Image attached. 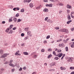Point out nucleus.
<instances>
[{"mask_svg": "<svg viewBox=\"0 0 74 74\" xmlns=\"http://www.w3.org/2000/svg\"><path fill=\"white\" fill-rule=\"evenodd\" d=\"M67 61L69 62H71L72 61V59H71V58H69L67 59Z\"/></svg>", "mask_w": 74, "mask_h": 74, "instance_id": "8", "label": "nucleus"}, {"mask_svg": "<svg viewBox=\"0 0 74 74\" xmlns=\"http://www.w3.org/2000/svg\"><path fill=\"white\" fill-rule=\"evenodd\" d=\"M54 59H55V60H58L59 59V58L58 57H56L54 58Z\"/></svg>", "mask_w": 74, "mask_h": 74, "instance_id": "28", "label": "nucleus"}, {"mask_svg": "<svg viewBox=\"0 0 74 74\" xmlns=\"http://www.w3.org/2000/svg\"><path fill=\"white\" fill-rule=\"evenodd\" d=\"M24 11H25V9H22L21 10V12H24Z\"/></svg>", "mask_w": 74, "mask_h": 74, "instance_id": "23", "label": "nucleus"}, {"mask_svg": "<svg viewBox=\"0 0 74 74\" xmlns=\"http://www.w3.org/2000/svg\"><path fill=\"white\" fill-rule=\"evenodd\" d=\"M5 32L8 34H12L13 33V31L12 30H10V29L9 28L6 29Z\"/></svg>", "mask_w": 74, "mask_h": 74, "instance_id": "1", "label": "nucleus"}, {"mask_svg": "<svg viewBox=\"0 0 74 74\" xmlns=\"http://www.w3.org/2000/svg\"><path fill=\"white\" fill-rule=\"evenodd\" d=\"M48 51H49V52H51V51H52V49L50 48L48 49Z\"/></svg>", "mask_w": 74, "mask_h": 74, "instance_id": "30", "label": "nucleus"}, {"mask_svg": "<svg viewBox=\"0 0 74 74\" xmlns=\"http://www.w3.org/2000/svg\"><path fill=\"white\" fill-rule=\"evenodd\" d=\"M66 11L68 14H69V13H70V11L69 10H67Z\"/></svg>", "mask_w": 74, "mask_h": 74, "instance_id": "37", "label": "nucleus"}, {"mask_svg": "<svg viewBox=\"0 0 74 74\" xmlns=\"http://www.w3.org/2000/svg\"><path fill=\"white\" fill-rule=\"evenodd\" d=\"M47 42V41L46 40H45L44 41L43 43H44V44H46Z\"/></svg>", "mask_w": 74, "mask_h": 74, "instance_id": "51", "label": "nucleus"}, {"mask_svg": "<svg viewBox=\"0 0 74 74\" xmlns=\"http://www.w3.org/2000/svg\"><path fill=\"white\" fill-rule=\"evenodd\" d=\"M66 7L67 8H68L69 9H71L72 8V7H71V6L69 4H67V5Z\"/></svg>", "mask_w": 74, "mask_h": 74, "instance_id": "5", "label": "nucleus"}, {"mask_svg": "<svg viewBox=\"0 0 74 74\" xmlns=\"http://www.w3.org/2000/svg\"><path fill=\"white\" fill-rule=\"evenodd\" d=\"M16 17H18V16H19V13H17L16 14L15 16Z\"/></svg>", "mask_w": 74, "mask_h": 74, "instance_id": "48", "label": "nucleus"}, {"mask_svg": "<svg viewBox=\"0 0 74 74\" xmlns=\"http://www.w3.org/2000/svg\"><path fill=\"white\" fill-rule=\"evenodd\" d=\"M48 19V17H46V18H45V21H47V19Z\"/></svg>", "mask_w": 74, "mask_h": 74, "instance_id": "45", "label": "nucleus"}, {"mask_svg": "<svg viewBox=\"0 0 74 74\" xmlns=\"http://www.w3.org/2000/svg\"><path fill=\"white\" fill-rule=\"evenodd\" d=\"M71 22H72V20H69L66 23L67 24H69V23H71Z\"/></svg>", "mask_w": 74, "mask_h": 74, "instance_id": "20", "label": "nucleus"}, {"mask_svg": "<svg viewBox=\"0 0 74 74\" xmlns=\"http://www.w3.org/2000/svg\"><path fill=\"white\" fill-rule=\"evenodd\" d=\"M53 53L54 55H55V56H56V55H57L56 54V52H55V51H53Z\"/></svg>", "mask_w": 74, "mask_h": 74, "instance_id": "29", "label": "nucleus"}, {"mask_svg": "<svg viewBox=\"0 0 74 74\" xmlns=\"http://www.w3.org/2000/svg\"><path fill=\"white\" fill-rule=\"evenodd\" d=\"M55 29L56 30H59V27H55Z\"/></svg>", "mask_w": 74, "mask_h": 74, "instance_id": "33", "label": "nucleus"}, {"mask_svg": "<svg viewBox=\"0 0 74 74\" xmlns=\"http://www.w3.org/2000/svg\"><path fill=\"white\" fill-rule=\"evenodd\" d=\"M13 62V60H10V62L9 63H12Z\"/></svg>", "mask_w": 74, "mask_h": 74, "instance_id": "56", "label": "nucleus"}, {"mask_svg": "<svg viewBox=\"0 0 74 74\" xmlns=\"http://www.w3.org/2000/svg\"><path fill=\"white\" fill-rule=\"evenodd\" d=\"M19 71H22V67H20V69H19Z\"/></svg>", "mask_w": 74, "mask_h": 74, "instance_id": "54", "label": "nucleus"}, {"mask_svg": "<svg viewBox=\"0 0 74 74\" xmlns=\"http://www.w3.org/2000/svg\"><path fill=\"white\" fill-rule=\"evenodd\" d=\"M15 69H12V72L13 73V72H14V71H15Z\"/></svg>", "mask_w": 74, "mask_h": 74, "instance_id": "42", "label": "nucleus"}, {"mask_svg": "<svg viewBox=\"0 0 74 74\" xmlns=\"http://www.w3.org/2000/svg\"><path fill=\"white\" fill-rule=\"evenodd\" d=\"M9 55V54L8 53H5L1 56V58H5V57H7V55Z\"/></svg>", "mask_w": 74, "mask_h": 74, "instance_id": "3", "label": "nucleus"}, {"mask_svg": "<svg viewBox=\"0 0 74 74\" xmlns=\"http://www.w3.org/2000/svg\"><path fill=\"white\" fill-rule=\"evenodd\" d=\"M28 38V37H26L24 38V39H26V40H27V39Z\"/></svg>", "mask_w": 74, "mask_h": 74, "instance_id": "62", "label": "nucleus"}, {"mask_svg": "<svg viewBox=\"0 0 74 74\" xmlns=\"http://www.w3.org/2000/svg\"><path fill=\"white\" fill-rule=\"evenodd\" d=\"M2 23L3 24H5V21H3L2 22Z\"/></svg>", "mask_w": 74, "mask_h": 74, "instance_id": "55", "label": "nucleus"}, {"mask_svg": "<svg viewBox=\"0 0 74 74\" xmlns=\"http://www.w3.org/2000/svg\"><path fill=\"white\" fill-rule=\"evenodd\" d=\"M61 32H66V33H69V31L66 29H61Z\"/></svg>", "mask_w": 74, "mask_h": 74, "instance_id": "2", "label": "nucleus"}, {"mask_svg": "<svg viewBox=\"0 0 74 74\" xmlns=\"http://www.w3.org/2000/svg\"><path fill=\"white\" fill-rule=\"evenodd\" d=\"M63 42H64V43H66V40H65V39H64V40H63Z\"/></svg>", "mask_w": 74, "mask_h": 74, "instance_id": "57", "label": "nucleus"}, {"mask_svg": "<svg viewBox=\"0 0 74 74\" xmlns=\"http://www.w3.org/2000/svg\"><path fill=\"white\" fill-rule=\"evenodd\" d=\"M59 47H61V48H63L64 47V44H60L59 45Z\"/></svg>", "mask_w": 74, "mask_h": 74, "instance_id": "6", "label": "nucleus"}, {"mask_svg": "<svg viewBox=\"0 0 74 74\" xmlns=\"http://www.w3.org/2000/svg\"><path fill=\"white\" fill-rule=\"evenodd\" d=\"M27 33L28 35H29V34H31V32L29 31H27Z\"/></svg>", "mask_w": 74, "mask_h": 74, "instance_id": "22", "label": "nucleus"}, {"mask_svg": "<svg viewBox=\"0 0 74 74\" xmlns=\"http://www.w3.org/2000/svg\"><path fill=\"white\" fill-rule=\"evenodd\" d=\"M47 22H49V23H51V21L50 19H49L47 21Z\"/></svg>", "mask_w": 74, "mask_h": 74, "instance_id": "35", "label": "nucleus"}, {"mask_svg": "<svg viewBox=\"0 0 74 74\" xmlns=\"http://www.w3.org/2000/svg\"><path fill=\"white\" fill-rule=\"evenodd\" d=\"M62 55H63V53H58L57 55H56V56H58L59 58H61L62 56Z\"/></svg>", "mask_w": 74, "mask_h": 74, "instance_id": "4", "label": "nucleus"}, {"mask_svg": "<svg viewBox=\"0 0 74 74\" xmlns=\"http://www.w3.org/2000/svg\"><path fill=\"white\" fill-rule=\"evenodd\" d=\"M65 55H65V54H64L63 55L62 57L61 58V60H63V58H64V56H65Z\"/></svg>", "mask_w": 74, "mask_h": 74, "instance_id": "19", "label": "nucleus"}, {"mask_svg": "<svg viewBox=\"0 0 74 74\" xmlns=\"http://www.w3.org/2000/svg\"><path fill=\"white\" fill-rule=\"evenodd\" d=\"M9 63V62L8 61H6L4 63V64H7V63Z\"/></svg>", "mask_w": 74, "mask_h": 74, "instance_id": "43", "label": "nucleus"}, {"mask_svg": "<svg viewBox=\"0 0 74 74\" xmlns=\"http://www.w3.org/2000/svg\"><path fill=\"white\" fill-rule=\"evenodd\" d=\"M67 18L68 20H71V17L70 15L69 14L68 15H67Z\"/></svg>", "mask_w": 74, "mask_h": 74, "instance_id": "10", "label": "nucleus"}, {"mask_svg": "<svg viewBox=\"0 0 74 74\" xmlns=\"http://www.w3.org/2000/svg\"><path fill=\"white\" fill-rule=\"evenodd\" d=\"M62 41V39H60L57 40V42H60Z\"/></svg>", "mask_w": 74, "mask_h": 74, "instance_id": "34", "label": "nucleus"}, {"mask_svg": "<svg viewBox=\"0 0 74 74\" xmlns=\"http://www.w3.org/2000/svg\"><path fill=\"white\" fill-rule=\"evenodd\" d=\"M43 1L44 2H48V0H44Z\"/></svg>", "mask_w": 74, "mask_h": 74, "instance_id": "61", "label": "nucleus"}, {"mask_svg": "<svg viewBox=\"0 0 74 74\" xmlns=\"http://www.w3.org/2000/svg\"><path fill=\"white\" fill-rule=\"evenodd\" d=\"M9 66H12V67H15V65L13 64H12L10 63L9 64Z\"/></svg>", "mask_w": 74, "mask_h": 74, "instance_id": "14", "label": "nucleus"}, {"mask_svg": "<svg viewBox=\"0 0 74 74\" xmlns=\"http://www.w3.org/2000/svg\"><path fill=\"white\" fill-rule=\"evenodd\" d=\"M13 26H14V25H10L9 27V29H12Z\"/></svg>", "mask_w": 74, "mask_h": 74, "instance_id": "24", "label": "nucleus"}, {"mask_svg": "<svg viewBox=\"0 0 74 74\" xmlns=\"http://www.w3.org/2000/svg\"><path fill=\"white\" fill-rule=\"evenodd\" d=\"M60 52H62V50H61L58 49L57 51V52L58 53Z\"/></svg>", "mask_w": 74, "mask_h": 74, "instance_id": "41", "label": "nucleus"}, {"mask_svg": "<svg viewBox=\"0 0 74 74\" xmlns=\"http://www.w3.org/2000/svg\"><path fill=\"white\" fill-rule=\"evenodd\" d=\"M46 7H52V4H46Z\"/></svg>", "mask_w": 74, "mask_h": 74, "instance_id": "7", "label": "nucleus"}, {"mask_svg": "<svg viewBox=\"0 0 74 74\" xmlns=\"http://www.w3.org/2000/svg\"><path fill=\"white\" fill-rule=\"evenodd\" d=\"M25 31H26V32H27V31H29V28L27 27L25 28L24 29Z\"/></svg>", "mask_w": 74, "mask_h": 74, "instance_id": "18", "label": "nucleus"}, {"mask_svg": "<svg viewBox=\"0 0 74 74\" xmlns=\"http://www.w3.org/2000/svg\"><path fill=\"white\" fill-rule=\"evenodd\" d=\"M25 55H29V53L26 52H24L23 53Z\"/></svg>", "mask_w": 74, "mask_h": 74, "instance_id": "15", "label": "nucleus"}, {"mask_svg": "<svg viewBox=\"0 0 74 74\" xmlns=\"http://www.w3.org/2000/svg\"><path fill=\"white\" fill-rule=\"evenodd\" d=\"M21 37H23V36H24V34L23 33H22L21 34Z\"/></svg>", "mask_w": 74, "mask_h": 74, "instance_id": "58", "label": "nucleus"}, {"mask_svg": "<svg viewBox=\"0 0 74 74\" xmlns=\"http://www.w3.org/2000/svg\"><path fill=\"white\" fill-rule=\"evenodd\" d=\"M40 6H40L36 7V10H40V8H41Z\"/></svg>", "mask_w": 74, "mask_h": 74, "instance_id": "21", "label": "nucleus"}, {"mask_svg": "<svg viewBox=\"0 0 74 74\" xmlns=\"http://www.w3.org/2000/svg\"><path fill=\"white\" fill-rule=\"evenodd\" d=\"M23 69L24 70H26V67L25 66H24L23 68Z\"/></svg>", "mask_w": 74, "mask_h": 74, "instance_id": "44", "label": "nucleus"}, {"mask_svg": "<svg viewBox=\"0 0 74 74\" xmlns=\"http://www.w3.org/2000/svg\"><path fill=\"white\" fill-rule=\"evenodd\" d=\"M43 11H44V12H48V9L47 8H45L44 9Z\"/></svg>", "mask_w": 74, "mask_h": 74, "instance_id": "11", "label": "nucleus"}, {"mask_svg": "<svg viewBox=\"0 0 74 74\" xmlns=\"http://www.w3.org/2000/svg\"><path fill=\"white\" fill-rule=\"evenodd\" d=\"M71 31H73L74 30V27L71 28Z\"/></svg>", "mask_w": 74, "mask_h": 74, "instance_id": "59", "label": "nucleus"}, {"mask_svg": "<svg viewBox=\"0 0 74 74\" xmlns=\"http://www.w3.org/2000/svg\"><path fill=\"white\" fill-rule=\"evenodd\" d=\"M65 50L66 51V52H67L68 51H69L68 47H65Z\"/></svg>", "mask_w": 74, "mask_h": 74, "instance_id": "27", "label": "nucleus"}, {"mask_svg": "<svg viewBox=\"0 0 74 74\" xmlns=\"http://www.w3.org/2000/svg\"><path fill=\"white\" fill-rule=\"evenodd\" d=\"M51 57H52V55L51 54H50L47 57V58H48V59H49V58H51Z\"/></svg>", "mask_w": 74, "mask_h": 74, "instance_id": "25", "label": "nucleus"}, {"mask_svg": "<svg viewBox=\"0 0 74 74\" xmlns=\"http://www.w3.org/2000/svg\"><path fill=\"white\" fill-rule=\"evenodd\" d=\"M63 11L62 10H60L59 11V14H62V12Z\"/></svg>", "mask_w": 74, "mask_h": 74, "instance_id": "53", "label": "nucleus"}, {"mask_svg": "<svg viewBox=\"0 0 74 74\" xmlns=\"http://www.w3.org/2000/svg\"><path fill=\"white\" fill-rule=\"evenodd\" d=\"M38 56V55L36 54V55H34V56H33V58H34L35 59H36V58H37V57Z\"/></svg>", "mask_w": 74, "mask_h": 74, "instance_id": "16", "label": "nucleus"}, {"mask_svg": "<svg viewBox=\"0 0 74 74\" xmlns=\"http://www.w3.org/2000/svg\"><path fill=\"white\" fill-rule=\"evenodd\" d=\"M70 69H71V70H74V67H71L70 68Z\"/></svg>", "mask_w": 74, "mask_h": 74, "instance_id": "38", "label": "nucleus"}, {"mask_svg": "<svg viewBox=\"0 0 74 74\" xmlns=\"http://www.w3.org/2000/svg\"><path fill=\"white\" fill-rule=\"evenodd\" d=\"M41 52H45V49H42L41 50Z\"/></svg>", "mask_w": 74, "mask_h": 74, "instance_id": "31", "label": "nucleus"}, {"mask_svg": "<svg viewBox=\"0 0 74 74\" xmlns=\"http://www.w3.org/2000/svg\"><path fill=\"white\" fill-rule=\"evenodd\" d=\"M13 20L15 22H16V20H17V19L16 18H14L13 19Z\"/></svg>", "mask_w": 74, "mask_h": 74, "instance_id": "36", "label": "nucleus"}, {"mask_svg": "<svg viewBox=\"0 0 74 74\" xmlns=\"http://www.w3.org/2000/svg\"><path fill=\"white\" fill-rule=\"evenodd\" d=\"M32 74H36V72H33Z\"/></svg>", "mask_w": 74, "mask_h": 74, "instance_id": "63", "label": "nucleus"}, {"mask_svg": "<svg viewBox=\"0 0 74 74\" xmlns=\"http://www.w3.org/2000/svg\"><path fill=\"white\" fill-rule=\"evenodd\" d=\"M3 51L2 50H0V53L1 54H2L3 53Z\"/></svg>", "mask_w": 74, "mask_h": 74, "instance_id": "39", "label": "nucleus"}, {"mask_svg": "<svg viewBox=\"0 0 74 74\" xmlns=\"http://www.w3.org/2000/svg\"><path fill=\"white\" fill-rule=\"evenodd\" d=\"M50 38V35H48L47 36L46 38L47 39H48V38Z\"/></svg>", "mask_w": 74, "mask_h": 74, "instance_id": "40", "label": "nucleus"}, {"mask_svg": "<svg viewBox=\"0 0 74 74\" xmlns=\"http://www.w3.org/2000/svg\"><path fill=\"white\" fill-rule=\"evenodd\" d=\"M27 0H24V3H27Z\"/></svg>", "mask_w": 74, "mask_h": 74, "instance_id": "47", "label": "nucleus"}, {"mask_svg": "<svg viewBox=\"0 0 74 74\" xmlns=\"http://www.w3.org/2000/svg\"><path fill=\"white\" fill-rule=\"evenodd\" d=\"M59 5L63 6V4L62 3H60L59 2L58 3Z\"/></svg>", "mask_w": 74, "mask_h": 74, "instance_id": "32", "label": "nucleus"}, {"mask_svg": "<svg viewBox=\"0 0 74 74\" xmlns=\"http://www.w3.org/2000/svg\"><path fill=\"white\" fill-rule=\"evenodd\" d=\"M60 69L61 70H65L66 69V67H64L62 66H61L60 67Z\"/></svg>", "mask_w": 74, "mask_h": 74, "instance_id": "9", "label": "nucleus"}, {"mask_svg": "<svg viewBox=\"0 0 74 74\" xmlns=\"http://www.w3.org/2000/svg\"><path fill=\"white\" fill-rule=\"evenodd\" d=\"M16 27H15L13 28L12 29V30H16Z\"/></svg>", "mask_w": 74, "mask_h": 74, "instance_id": "46", "label": "nucleus"}, {"mask_svg": "<svg viewBox=\"0 0 74 74\" xmlns=\"http://www.w3.org/2000/svg\"><path fill=\"white\" fill-rule=\"evenodd\" d=\"M49 71H55V69H49Z\"/></svg>", "mask_w": 74, "mask_h": 74, "instance_id": "26", "label": "nucleus"}, {"mask_svg": "<svg viewBox=\"0 0 74 74\" xmlns=\"http://www.w3.org/2000/svg\"><path fill=\"white\" fill-rule=\"evenodd\" d=\"M15 55L16 56H18V55H19V51H17L15 54Z\"/></svg>", "mask_w": 74, "mask_h": 74, "instance_id": "12", "label": "nucleus"}, {"mask_svg": "<svg viewBox=\"0 0 74 74\" xmlns=\"http://www.w3.org/2000/svg\"><path fill=\"white\" fill-rule=\"evenodd\" d=\"M25 44L24 43H23L22 44H21V46L22 47H23V46H25Z\"/></svg>", "mask_w": 74, "mask_h": 74, "instance_id": "60", "label": "nucleus"}, {"mask_svg": "<svg viewBox=\"0 0 74 74\" xmlns=\"http://www.w3.org/2000/svg\"><path fill=\"white\" fill-rule=\"evenodd\" d=\"M71 74H74V71L72 72L71 73Z\"/></svg>", "mask_w": 74, "mask_h": 74, "instance_id": "64", "label": "nucleus"}, {"mask_svg": "<svg viewBox=\"0 0 74 74\" xmlns=\"http://www.w3.org/2000/svg\"><path fill=\"white\" fill-rule=\"evenodd\" d=\"M12 20L11 19H9V22H12Z\"/></svg>", "mask_w": 74, "mask_h": 74, "instance_id": "50", "label": "nucleus"}, {"mask_svg": "<svg viewBox=\"0 0 74 74\" xmlns=\"http://www.w3.org/2000/svg\"><path fill=\"white\" fill-rule=\"evenodd\" d=\"M74 14V11H72L71 12V15H72L73 14Z\"/></svg>", "mask_w": 74, "mask_h": 74, "instance_id": "52", "label": "nucleus"}, {"mask_svg": "<svg viewBox=\"0 0 74 74\" xmlns=\"http://www.w3.org/2000/svg\"><path fill=\"white\" fill-rule=\"evenodd\" d=\"M29 6L30 7L32 8L33 7V4L32 3H30Z\"/></svg>", "mask_w": 74, "mask_h": 74, "instance_id": "17", "label": "nucleus"}, {"mask_svg": "<svg viewBox=\"0 0 74 74\" xmlns=\"http://www.w3.org/2000/svg\"><path fill=\"white\" fill-rule=\"evenodd\" d=\"M1 71H0V74H2L3 73V71H4V69L3 68H2L1 69Z\"/></svg>", "mask_w": 74, "mask_h": 74, "instance_id": "13", "label": "nucleus"}, {"mask_svg": "<svg viewBox=\"0 0 74 74\" xmlns=\"http://www.w3.org/2000/svg\"><path fill=\"white\" fill-rule=\"evenodd\" d=\"M71 48H74V45H73V44H72L71 45Z\"/></svg>", "mask_w": 74, "mask_h": 74, "instance_id": "49", "label": "nucleus"}]
</instances>
